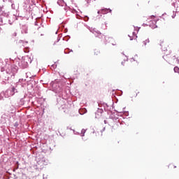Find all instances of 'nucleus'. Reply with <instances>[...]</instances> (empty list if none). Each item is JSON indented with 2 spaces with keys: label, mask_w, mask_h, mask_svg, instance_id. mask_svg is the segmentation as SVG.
<instances>
[{
  "label": "nucleus",
  "mask_w": 179,
  "mask_h": 179,
  "mask_svg": "<svg viewBox=\"0 0 179 179\" xmlns=\"http://www.w3.org/2000/svg\"><path fill=\"white\" fill-rule=\"evenodd\" d=\"M98 13H99V14L101 13V10H99V11H98Z\"/></svg>",
  "instance_id": "6e6552de"
},
{
  "label": "nucleus",
  "mask_w": 179,
  "mask_h": 179,
  "mask_svg": "<svg viewBox=\"0 0 179 179\" xmlns=\"http://www.w3.org/2000/svg\"><path fill=\"white\" fill-rule=\"evenodd\" d=\"M156 17L155 15H151L150 16V19H153L152 20L150 21V27H157V26H156V23L157 22V20H155Z\"/></svg>",
  "instance_id": "f257e3e1"
},
{
  "label": "nucleus",
  "mask_w": 179,
  "mask_h": 179,
  "mask_svg": "<svg viewBox=\"0 0 179 179\" xmlns=\"http://www.w3.org/2000/svg\"><path fill=\"white\" fill-rule=\"evenodd\" d=\"M170 166H173V164H171Z\"/></svg>",
  "instance_id": "9b49d317"
},
{
  "label": "nucleus",
  "mask_w": 179,
  "mask_h": 179,
  "mask_svg": "<svg viewBox=\"0 0 179 179\" xmlns=\"http://www.w3.org/2000/svg\"><path fill=\"white\" fill-rule=\"evenodd\" d=\"M178 58H179V51L178 52Z\"/></svg>",
  "instance_id": "1a4fd4ad"
},
{
  "label": "nucleus",
  "mask_w": 179,
  "mask_h": 179,
  "mask_svg": "<svg viewBox=\"0 0 179 179\" xmlns=\"http://www.w3.org/2000/svg\"><path fill=\"white\" fill-rule=\"evenodd\" d=\"M177 166H174V169H176Z\"/></svg>",
  "instance_id": "9d476101"
},
{
  "label": "nucleus",
  "mask_w": 179,
  "mask_h": 179,
  "mask_svg": "<svg viewBox=\"0 0 179 179\" xmlns=\"http://www.w3.org/2000/svg\"><path fill=\"white\" fill-rule=\"evenodd\" d=\"M108 12H110V13H111L112 10L110 8H103L102 10H101V13L102 15H106V13H108Z\"/></svg>",
  "instance_id": "f03ea898"
},
{
  "label": "nucleus",
  "mask_w": 179,
  "mask_h": 179,
  "mask_svg": "<svg viewBox=\"0 0 179 179\" xmlns=\"http://www.w3.org/2000/svg\"><path fill=\"white\" fill-rule=\"evenodd\" d=\"M159 45H161L162 47H164V48H167V45L166 44L164 40L159 41Z\"/></svg>",
  "instance_id": "20e7f679"
},
{
  "label": "nucleus",
  "mask_w": 179,
  "mask_h": 179,
  "mask_svg": "<svg viewBox=\"0 0 179 179\" xmlns=\"http://www.w3.org/2000/svg\"><path fill=\"white\" fill-rule=\"evenodd\" d=\"M12 90H13V92H15V87H13Z\"/></svg>",
  "instance_id": "0eeeda50"
},
{
  "label": "nucleus",
  "mask_w": 179,
  "mask_h": 179,
  "mask_svg": "<svg viewBox=\"0 0 179 179\" xmlns=\"http://www.w3.org/2000/svg\"><path fill=\"white\" fill-rule=\"evenodd\" d=\"M97 37H99V38H103V37H104V35H103L101 33L98 34Z\"/></svg>",
  "instance_id": "39448f33"
},
{
  "label": "nucleus",
  "mask_w": 179,
  "mask_h": 179,
  "mask_svg": "<svg viewBox=\"0 0 179 179\" xmlns=\"http://www.w3.org/2000/svg\"><path fill=\"white\" fill-rule=\"evenodd\" d=\"M96 53V55H98V54H100V52H99L98 50H96V52H95V54Z\"/></svg>",
  "instance_id": "423d86ee"
},
{
  "label": "nucleus",
  "mask_w": 179,
  "mask_h": 179,
  "mask_svg": "<svg viewBox=\"0 0 179 179\" xmlns=\"http://www.w3.org/2000/svg\"><path fill=\"white\" fill-rule=\"evenodd\" d=\"M15 36H16V34H15Z\"/></svg>",
  "instance_id": "f8f14e48"
},
{
  "label": "nucleus",
  "mask_w": 179,
  "mask_h": 179,
  "mask_svg": "<svg viewBox=\"0 0 179 179\" xmlns=\"http://www.w3.org/2000/svg\"><path fill=\"white\" fill-rule=\"evenodd\" d=\"M149 43H150V41L149 40V38L144 39V40H143L141 45H142V47H146V45L148 44H149Z\"/></svg>",
  "instance_id": "7ed1b4c3"
}]
</instances>
